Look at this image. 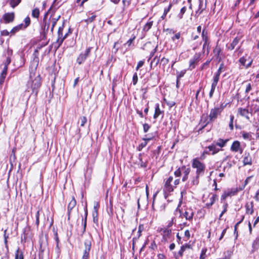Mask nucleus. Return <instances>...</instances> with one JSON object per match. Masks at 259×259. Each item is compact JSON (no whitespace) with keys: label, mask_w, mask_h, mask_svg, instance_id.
<instances>
[{"label":"nucleus","mask_w":259,"mask_h":259,"mask_svg":"<svg viewBox=\"0 0 259 259\" xmlns=\"http://www.w3.org/2000/svg\"><path fill=\"white\" fill-rule=\"evenodd\" d=\"M38 65V58H34L31 62L30 66V79L27 84L26 91L28 92H31V94H34L35 96L37 95L41 85L40 75L36 72Z\"/></svg>","instance_id":"f257e3e1"},{"label":"nucleus","mask_w":259,"mask_h":259,"mask_svg":"<svg viewBox=\"0 0 259 259\" xmlns=\"http://www.w3.org/2000/svg\"><path fill=\"white\" fill-rule=\"evenodd\" d=\"M192 166L193 168L196 169V174L197 177L203 175L205 168V164L200 162L198 159L195 158L193 160Z\"/></svg>","instance_id":"f03ea898"},{"label":"nucleus","mask_w":259,"mask_h":259,"mask_svg":"<svg viewBox=\"0 0 259 259\" xmlns=\"http://www.w3.org/2000/svg\"><path fill=\"white\" fill-rule=\"evenodd\" d=\"M224 109V106L222 105L220 107H215L210 110L208 116L209 120L210 121H214L221 114Z\"/></svg>","instance_id":"7ed1b4c3"},{"label":"nucleus","mask_w":259,"mask_h":259,"mask_svg":"<svg viewBox=\"0 0 259 259\" xmlns=\"http://www.w3.org/2000/svg\"><path fill=\"white\" fill-rule=\"evenodd\" d=\"M173 180L174 178L172 176H169L164 180L163 191L165 194H168L174 191Z\"/></svg>","instance_id":"20e7f679"},{"label":"nucleus","mask_w":259,"mask_h":259,"mask_svg":"<svg viewBox=\"0 0 259 259\" xmlns=\"http://www.w3.org/2000/svg\"><path fill=\"white\" fill-rule=\"evenodd\" d=\"M181 204H180L178 207L180 206ZM179 210L180 213V217L182 218H185V219L190 222H192L193 220V218L194 216V211L192 209L190 208H187L185 210V211L183 212L181 210L179 209L178 208H177V210Z\"/></svg>","instance_id":"39448f33"},{"label":"nucleus","mask_w":259,"mask_h":259,"mask_svg":"<svg viewBox=\"0 0 259 259\" xmlns=\"http://www.w3.org/2000/svg\"><path fill=\"white\" fill-rule=\"evenodd\" d=\"M92 240V239L91 236L89 235V238L85 240L84 243L85 248L83 251L82 259H89V253L91 248Z\"/></svg>","instance_id":"423d86ee"},{"label":"nucleus","mask_w":259,"mask_h":259,"mask_svg":"<svg viewBox=\"0 0 259 259\" xmlns=\"http://www.w3.org/2000/svg\"><path fill=\"white\" fill-rule=\"evenodd\" d=\"M91 50V48H88L84 53H81L79 54L76 60L79 64H81L85 60L90 53Z\"/></svg>","instance_id":"0eeeda50"},{"label":"nucleus","mask_w":259,"mask_h":259,"mask_svg":"<svg viewBox=\"0 0 259 259\" xmlns=\"http://www.w3.org/2000/svg\"><path fill=\"white\" fill-rule=\"evenodd\" d=\"M200 54L199 53L195 54L193 58L189 61V69L191 70L195 68L196 64L199 61Z\"/></svg>","instance_id":"6e6552de"},{"label":"nucleus","mask_w":259,"mask_h":259,"mask_svg":"<svg viewBox=\"0 0 259 259\" xmlns=\"http://www.w3.org/2000/svg\"><path fill=\"white\" fill-rule=\"evenodd\" d=\"M217 146L214 143V142L211 145L207 147V149H208V151H204V153L209 154V152H211L212 155H214L216 153H218L221 149L217 147Z\"/></svg>","instance_id":"1a4fd4ad"},{"label":"nucleus","mask_w":259,"mask_h":259,"mask_svg":"<svg viewBox=\"0 0 259 259\" xmlns=\"http://www.w3.org/2000/svg\"><path fill=\"white\" fill-rule=\"evenodd\" d=\"M243 163L244 165L252 164V157L249 152H245L243 155Z\"/></svg>","instance_id":"9d476101"},{"label":"nucleus","mask_w":259,"mask_h":259,"mask_svg":"<svg viewBox=\"0 0 259 259\" xmlns=\"http://www.w3.org/2000/svg\"><path fill=\"white\" fill-rule=\"evenodd\" d=\"M6 23L12 22L14 19V14L13 13H8L5 14L3 16Z\"/></svg>","instance_id":"9b49d317"},{"label":"nucleus","mask_w":259,"mask_h":259,"mask_svg":"<svg viewBox=\"0 0 259 259\" xmlns=\"http://www.w3.org/2000/svg\"><path fill=\"white\" fill-rule=\"evenodd\" d=\"M241 147L240 143L238 141H235L232 143L230 149L232 152H237Z\"/></svg>","instance_id":"f8f14e48"},{"label":"nucleus","mask_w":259,"mask_h":259,"mask_svg":"<svg viewBox=\"0 0 259 259\" xmlns=\"http://www.w3.org/2000/svg\"><path fill=\"white\" fill-rule=\"evenodd\" d=\"M191 248V245L188 244H186L182 246L180 250L178 252V255L180 256H182L184 252L186 251H189Z\"/></svg>","instance_id":"ddd939ff"},{"label":"nucleus","mask_w":259,"mask_h":259,"mask_svg":"<svg viewBox=\"0 0 259 259\" xmlns=\"http://www.w3.org/2000/svg\"><path fill=\"white\" fill-rule=\"evenodd\" d=\"M229 141V139H222L221 138L219 139L217 141H214V143L217 145L219 146L221 148H223L225 147Z\"/></svg>","instance_id":"4468645a"},{"label":"nucleus","mask_w":259,"mask_h":259,"mask_svg":"<svg viewBox=\"0 0 259 259\" xmlns=\"http://www.w3.org/2000/svg\"><path fill=\"white\" fill-rule=\"evenodd\" d=\"M160 232L163 235V237L166 239L168 238L171 234V230L169 228H163L161 229Z\"/></svg>","instance_id":"2eb2a0df"},{"label":"nucleus","mask_w":259,"mask_h":259,"mask_svg":"<svg viewBox=\"0 0 259 259\" xmlns=\"http://www.w3.org/2000/svg\"><path fill=\"white\" fill-rule=\"evenodd\" d=\"M239 40V39L238 38L235 37L233 39V41L229 45H227V48L228 50H233L236 46V45L238 44Z\"/></svg>","instance_id":"dca6fc26"},{"label":"nucleus","mask_w":259,"mask_h":259,"mask_svg":"<svg viewBox=\"0 0 259 259\" xmlns=\"http://www.w3.org/2000/svg\"><path fill=\"white\" fill-rule=\"evenodd\" d=\"M238 112L242 116H244L246 119H249V117L248 116V110L245 108H239L238 109Z\"/></svg>","instance_id":"f3484780"},{"label":"nucleus","mask_w":259,"mask_h":259,"mask_svg":"<svg viewBox=\"0 0 259 259\" xmlns=\"http://www.w3.org/2000/svg\"><path fill=\"white\" fill-rule=\"evenodd\" d=\"M76 200L74 199V198L73 197L68 205V214H70L71 210L75 207V206L76 205Z\"/></svg>","instance_id":"a211bd4d"},{"label":"nucleus","mask_w":259,"mask_h":259,"mask_svg":"<svg viewBox=\"0 0 259 259\" xmlns=\"http://www.w3.org/2000/svg\"><path fill=\"white\" fill-rule=\"evenodd\" d=\"M239 62L243 65L246 67V68H248L250 67L252 63V60H250L248 64H246L245 62L246 61V59L244 57H241L239 60Z\"/></svg>","instance_id":"6ab92c4d"},{"label":"nucleus","mask_w":259,"mask_h":259,"mask_svg":"<svg viewBox=\"0 0 259 259\" xmlns=\"http://www.w3.org/2000/svg\"><path fill=\"white\" fill-rule=\"evenodd\" d=\"M252 251L257 250L259 247V236H257L252 243Z\"/></svg>","instance_id":"aec40b11"},{"label":"nucleus","mask_w":259,"mask_h":259,"mask_svg":"<svg viewBox=\"0 0 259 259\" xmlns=\"http://www.w3.org/2000/svg\"><path fill=\"white\" fill-rule=\"evenodd\" d=\"M161 111L159 108V105L158 104H156L155 108V112L153 115V117L154 119H156L159 115L161 114Z\"/></svg>","instance_id":"412c9836"},{"label":"nucleus","mask_w":259,"mask_h":259,"mask_svg":"<svg viewBox=\"0 0 259 259\" xmlns=\"http://www.w3.org/2000/svg\"><path fill=\"white\" fill-rule=\"evenodd\" d=\"M182 168H184L185 169L184 172V176L182 179V181L183 182L186 181L188 178V175L190 172V169L189 168H186L185 166H183Z\"/></svg>","instance_id":"4be33fe9"},{"label":"nucleus","mask_w":259,"mask_h":259,"mask_svg":"<svg viewBox=\"0 0 259 259\" xmlns=\"http://www.w3.org/2000/svg\"><path fill=\"white\" fill-rule=\"evenodd\" d=\"M221 52V49L220 47L217 46L213 50V53L217 59L220 60L221 57H220V53Z\"/></svg>","instance_id":"5701e85b"},{"label":"nucleus","mask_w":259,"mask_h":259,"mask_svg":"<svg viewBox=\"0 0 259 259\" xmlns=\"http://www.w3.org/2000/svg\"><path fill=\"white\" fill-rule=\"evenodd\" d=\"M62 31H63V28L60 27L58 30V34H59V37L58 40V41H60V45H61L63 42V41L66 38V37H67V34H68L67 33H66V34H65V35L63 37L61 38V37H60V34H62Z\"/></svg>","instance_id":"b1692460"},{"label":"nucleus","mask_w":259,"mask_h":259,"mask_svg":"<svg viewBox=\"0 0 259 259\" xmlns=\"http://www.w3.org/2000/svg\"><path fill=\"white\" fill-rule=\"evenodd\" d=\"M202 37L203 40L204 41V45H203V48L206 45L208 40V37L207 36V32L205 31V30H203L202 32Z\"/></svg>","instance_id":"393cba45"},{"label":"nucleus","mask_w":259,"mask_h":259,"mask_svg":"<svg viewBox=\"0 0 259 259\" xmlns=\"http://www.w3.org/2000/svg\"><path fill=\"white\" fill-rule=\"evenodd\" d=\"M39 10L38 8L34 9L32 11V16L35 18H38L39 16Z\"/></svg>","instance_id":"a878e982"},{"label":"nucleus","mask_w":259,"mask_h":259,"mask_svg":"<svg viewBox=\"0 0 259 259\" xmlns=\"http://www.w3.org/2000/svg\"><path fill=\"white\" fill-rule=\"evenodd\" d=\"M22 26H23V24H21L20 25H18L14 27L13 29H12V30L10 31V33H11L12 34L15 33L16 32L19 31L22 28Z\"/></svg>","instance_id":"bb28decb"},{"label":"nucleus","mask_w":259,"mask_h":259,"mask_svg":"<svg viewBox=\"0 0 259 259\" xmlns=\"http://www.w3.org/2000/svg\"><path fill=\"white\" fill-rule=\"evenodd\" d=\"M242 136L244 140H250L251 138V135L249 133H246L245 132H242Z\"/></svg>","instance_id":"cd10ccee"},{"label":"nucleus","mask_w":259,"mask_h":259,"mask_svg":"<svg viewBox=\"0 0 259 259\" xmlns=\"http://www.w3.org/2000/svg\"><path fill=\"white\" fill-rule=\"evenodd\" d=\"M220 75H219V74H217L215 73L214 74V76L213 77V81H212L211 84L215 85V86L217 85L218 82L219 78H220Z\"/></svg>","instance_id":"c85d7f7f"},{"label":"nucleus","mask_w":259,"mask_h":259,"mask_svg":"<svg viewBox=\"0 0 259 259\" xmlns=\"http://www.w3.org/2000/svg\"><path fill=\"white\" fill-rule=\"evenodd\" d=\"M252 106L255 112L259 111V98H257L255 100V104H252Z\"/></svg>","instance_id":"c756f323"},{"label":"nucleus","mask_w":259,"mask_h":259,"mask_svg":"<svg viewBox=\"0 0 259 259\" xmlns=\"http://www.w3.org/2000/svg\"><path fill=\"white\" fill-rule=\"evenodd\" d=\"M217 195H213L210 199V202L206 203V205L208 207H210L214 203V202L217 199Z\"/></svg>","instance_id":"7c9ffc66"},{"label":"nucleus","mask_w":259,"mask_h":259,"mask_svg":"<svg viewBox=\"0 0 259 259\" xmlns=\"http://www.w3.org/2000/svg\"><path fill=\"white\" fill-rule=\"evenodd\" d=\"M15 259H23V253L21 251H20L19 249H18L15 252Z\"/></svg>","instance_id":"2f4dec72"},{"label":"nucleus","mask_w":259,"mask_h":259,"mask_svg":"<svg viewBox=\"0 0 259 259\" xmlns=\"http://www.w3.org/2000/svg\"><path fill=\"white\" fill-rule=\"evenodd\" d=\"M60 16H58L57 18H53L51 20V22H52L51 31H53V29H54L55 26L56 25L57 21L60 18Z\"/></svg>","instance_id":"473e14b6"},{"label":"nucleus","mask_w":259,"mask_h":259,"mask_svg":"<svg viewBox=\"0 0 259 259\" xmlns=\"http://www.w3.org/2000/svg\"><path fill=\"white\" fill-rule=\"evenodd\" d=\"M153 25V21H149L148 22L144 27V30L145 31H148Z\"/></svg>","instance_id":"72a5a7b5"},{"label":"nucleus","mask_w":259,"mask_h":259,"mask_svg":"<svg viewBox=\"0 0 259 259\" xmlns=\"http://www.w3.org/2000/svg\"><path fill=\"white\" fill-rule=\"evenodd\" d=\"M6 76V71H3L1 73V76H0V84L2 85L5 80V79Z\"/></svg>","instance_id":"f704fd0d"},{"label":"nucleus","mask_w":259,"mask_h":259,"mask_svg":"<svg viewBox=\"0 0 259 259\" xmlns=\"http://www.w3.org/2000/svg\"><path fill=\"white\" fill-rule=\"evenodd\" d=\"M246 213L251 214L253 212V206L252 205L250 206L248 204L246 205Z\"/></svg>","instance_id":"c9c22d12"},{"label":"nucleus","mask_w":259,"mask_h":259,"mask_svg":"<svg viewBox=\"0 0 259 259\" xmlns=\"http://www.w3.org/2000/svg\"><path fill=\"white\" fill-rule=\"evenodd\" d=\"M21 0H11L10 5L12 8H15L21 2Z\"/></svg>","instance_id":"e433bc0d"},{"label":"nucleus","mask_w":259,"mask_h":259,"mask_svg":"<svg viewBox=\"0 0 259 259\" xmlns=\"http://www.w3.org/2000/svg\"><path fill=\"white\" fill-rule=\"evenodd\" d=\"M186 70H182L180 72H178L177 73V81H178V79L182 77L184 74L186 73Z\"/></svg>","instance_id":"4c0bfd02"},{"label":"nucleus","mask_w":259,"mask_h":259,"mask_svg":"<svg viewBox=\"0 0 259 259\" xmlns=\"http://www.w3.org/2000/svg\"><path fill=\"white\" fill-rule=\"evenodd\" d=\"M172 7V4H170L169 5L168 8H165L164 10V13H163V15L162 16V19H164L165 18V17L166 16V14H167V13L169 11V10H170L171 8Z\"/></svg>","instance_id":"58836bf2"},{"label":"nucleus","mask_w":259,"mask_h":259,"mask_svg":"<svg viewBox=\"0 0 259 259\" xmlns=\"http://www.w3.org/2000/svg\"><path fill=\"white\" fill-rule=\"evenodd\" d=\"M93 222L95 223H98V211L93 210Z\"/></svg>","instance_id":"ea45409f"},{"label":"nucleus","mask_w":259,"mask_h":259,"mask_svg":"<svg viewBox=\"0 0 259 259\" xmlns=\"http://www.w3.org/2000/svg\"><path fill=\"white\" fill-rule=\"evenodd\" d=\"M234 119V116L233 115H230V120L229 122V127L231 130H233L234 128L233 126V121Z\"/></svg>","instance_id":"a19ab883"},{"label":"nucleus","mask_w":259,"mask_h":259,"mask_svg":"<svg viewBox=\"0 0 259 259\" xmlns=\"http://www.w3.org/2000/svg\"><path fill=\"white\" fill-rule=\"evenodd\" d=\"M186 7H183L181 9V11H180V13H179V14L178 15V17H179L180 19H182L183 18V15L186 12Z\"/></svg>","instance_id":"79ce46f5"},{"label":"nucleus","mask_w":259,"mask_h":259,"mask_svg":"<svg viewBox=\"0 0 259 259\" xmlns=\"http://www.w3.org/2000/svg\"><path fill=\"white\" fill-rule=\"evenodd\" d=\"M231 194V192H225L224 193V194L221 196V201L225 200L226 198L229 196H230Z\"/></svg>","instance_id":"37998d69"},{"label":"nucleus","mask_w":259,"mask_h":259,"mask_svg":"<svg viewBox=\"0 0 259 259\" xmlns=\"http://www.w3.org/2000/svg\"><path fill=\"white\" fill-rule=\"evenodd\" d=\"M217 86L211 84V90L209 93V96L210 98H211L213 96V93Z\"/></svg>","instance_id":"c03bdc74"},{"label":"nucleus","mask_w":259,"mask_h":259,"mask_svg":"<svg viewBox=\"0 0 259 259\" xmlns=\"http://www.w3.org/2000/svg\"><path fill=\"white\" fill-rule=\"evenodd\" d=\"M144 142H142L141 143V144L138 147V150L139 151H141L142 150V149L144 148L147 144V141H146L145 140H143Z\"/></svg>","instance_id":"a18cd8bd"},{"label":"nucleus","mask_w":259,"mask_h":259,"mask_svg":"<svg viewBox=\"0 0 259 259\" xmlns=\"http://www.w3.org/2000/svg\"><path fill=\"white\" fill-rule=\"evenodd\" d=\"M80 122H81L80 125L81 126H83L85 124V123L87 121V118L85 116H82V117H80Z\"/></svg>","instance_id":"49530a36"},{"label":"nucleus","mask_w":259,"mask_h":259,"mask_svg":"<svg viewBox=\"0 0 259 259\" xmlns=\"http://www.w3.org/2000/svg\"><path fill=\"white\" fill-rule=\"evenodd\" d=\"M144 230V226L143 224H140L138 228V234H139V237L141 236V234L142 231H143Z\"/></svg>","instance_id":"de8ad7c7"},{"label":"nucleus","mask_w":259,"mask_h":259,"mask_svg":"<svg viewBox=\"0 0 259 259\" xmlns=\"http://www.w3.org/2000/svg\"><path fill=\"white\" fill-rule=\"evenodd\" d=\"M39 210H37V211L36 213V215H35V218H36L35 224L37 226H38L39 224Z\"/></svg>","instance_id":"09e8293b"},{"label":"nucleus","mask_w":259,"mask_h":259,"mask_svg":"<svg viewBox=\"0 0 259 259\" xmlns=\"http://www.w3.org/2000/svg\"><path fill=\"white\" fill-rule=\"evenodd\" d=\"M138 75L137 73H135L133 77V81L134 85H136L138 81Z\"/></svg>","instance_id":"8fccbe9b"},{"label":"nucleus","mask_w":259,"mask_h":259,"mask_svg":"<svg viewBox=\"0 0 259 259\" xmlns=\"http://www.w3.org/2000/svg\"><path fill=\"white\" fill-rule=\"evenodd\" d=\"M150 127V126L148 124L144 123L143 124V130L144 133H147L149 131Z\"/></svg>","instance_id":"3c124183"},{"label":"nucleus","mask_w":259,"mask_h":259,"mask_svg":"<svg viewBox=\"0 0 259 259\" xmlns=\"http://www.w3.org/2000/svg\"><path fill=\"white\" fill-rule=\"evenodd\" d=\"M24 22H25V27H27L28 25H29L30 23V18L29 17H27L25 18L24 19Z\"/></svg>","instance_id":"603ef678"},{"label":"nucleus","mask_w":259,"mask_h":259,"mask_svg":"<svg viewBox=\"0 0 259 259\" xmlns=\"http://www.w3.org/2000/svg\"><path fill=\"white\" fill-rule=\"evenodd\" d=\"M96 17V15H92L91 17H90L88 19H87L85 20V21L87 23H91V22H93L95 20Z\"/></svg>","instance_id":"864d4df0"},{"label":"nucleus","mask_w":259,"mask_h":259,"mask_svg":"<svg viewBox=\"0 0 259 259\" xmlns=\"http://www.w3.org/2000/svg\"><path fill=\"white\" fill-rule=\"evenodd\" d=\"M251 90V85L250 83H248L246 84V89H245V93H249Z\"/></svg>","instance_id":"5fc2aeb1"},{"label":"nucleus","mask_w":259,"mask_h":259,"mask_svg":"<svg viewBox=\"0 0 259 259\" xmlns=\"http://www.w3.org/2000/svg\"><path fill=\"white\" fill-rule=\"evenodd\" d=\"M174 175L176 177H180L181 176V171L180 170V168H179L175 171Z\"/></svg>","instance_id":"6e6d98bb"},{"label":"nucleus","mask_w":259,"mask_h":259,"mask_svg":"<svg viewBox=\"0 0 259 259\" xmlns=\"http://www.w3.org/2000/svg\"><path fill=\"white\" fill-rule=\"evenodd\" d=\"M144 63V61H140L137 64V66L136 67V70H138L140 67H141Z\"/></svg>","instance_id":"4d7b16f0"},{"label":"nucleus","mask_w":259,"mask_h":259,"mask_svg":"<svg viewBox=\"0 0 259 259\" xmlns=\"http://www.w3.org/2000/svg\"><path fill=\"white\" fill-rule=\"evenodd\" d=\"M180 36L181 34L180 32L176 33L174 36H172V40L175 41L176 39H179L180 38Z\"/></svg>","instance_id":"13d9d810"},{"label":"nucleus","mask_w":259,"mask_h":259,"mask_svg":"<svg viewBox=\"0 0 259 259\" xmlns=\"http://www.w3.org/2000/svg\"><path fill=\"white\" fill-rule=\"evenodd\" d=\"M179 183H180V179H177L175 180L174 181H173L174 189H175V188H176L177 187V186L178 185H179Z\"/></svg>","instance_id":"bf43d9fd"},{"label":"nucleus","mask_w":259,"mask_h":259,"mask_svg":"<svg viewBox=\"0 0 259 259\" xmlns=\"http://www.w3.org/2000/svg\"><path fill=\"white\" fill-rule=\"evenodd\" d=\"M153 138V136H152V137H148V135H146L145 136V137L143 139V140H145L147 142L148 141H149L152 140Z\"/></svg>","instance_id":"052dcab7"},{"label":"nucleus","mask_w":259,"mask_h":259,"mask_svg":"<svg viewBox=\"0 0 259 259\" xmlns=\"http://www.w3.org/2000/svg\"><path fill=\"white\" fill-rule=\"evenodd\" d=\"M199 177H197V175H196V177L194 178L193 180L192 181V183L193 185H197L199 183L198 181Z\"/></svg>","instance_id":"680f3d73"},{"label":"nucleus","mask_w":259,"mask_h":259,"mask_svg":"<svg viewBox=\"0 0 259 259\" xmlns=\"http://www.w3.org/2000/svg\"><path fill=\"white\" fill-rule=\"evenodd\" d=\"M223 66H224L223 64H221L220 65V66L219 68L217 70V72L216 73H215L217 74L220 75L221 72H222V70L223 68Z\"/></svg>","instance_id":"e2e57ef3"},{"label":"nucleus","mask_w":259,"mask_h":259,"mask_svg":"<svg viewBox=\"0 0 259 259\" xmlns=\"http://www.w3.org/2000/svg\"><path fill=\"white\" fill-rule=\"evenodd\" d=\"M227 207H228V204H227V203L225 202L223 205L224 209H223V210L222 211V213H225L227 211Z\"/></svg>","instance_id":"0e129e2a"},{"label":"nucleus","mask_w":259,"mask_h":259,"mask_svg":"<svg viewBox=\"0 0 259 259\" xmlns=\"http://www.w3.org/2000/svg\"><path fill=\"white\" fill-rule=\"evenodd\" d=\"M10 32L7 30H4L1 31V35L3 36H7L9 34Z\"/></svg>","instance_id":"69168bd1"},{"label":"nucleus","mask_w":259,"mask_h":259,"mask_svg":"<svg viewBox=\"0 0 259 259\" xmlns=\"http://www.w3.org/2000/svg\"><path fill=\"white\" fill-rule=\"evenodd\" d=\"M226 231H227V228L226 229H224L222 232V234H221V236L219 238V240H222V239L223 238L224 236L225 235V234H226Z\"/></svg>","instance_id":"338daca9"},{"label":"nucleus","mask_w":259,"mask_h":259,"mask_svg":"<svg viewBox=\"0 0 259 259\" xmlns=\"http://www.w3.org/2000/svg\"><path fill=\"white\" fill-rule=\"evenodd\" d=\"M185 236L188 239L190 238V233L188 230H187L185 231Z\"/></svg>","instance_id":"774afa93"}]
</instances>
